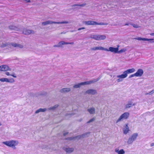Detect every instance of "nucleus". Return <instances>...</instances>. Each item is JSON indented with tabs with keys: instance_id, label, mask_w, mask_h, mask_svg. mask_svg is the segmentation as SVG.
Masks as SVG:
<instances>
[{
	"instance_id": "nucleus-1",
	"label": "nucleus",
	"mask_w": 154,
	"mask_h": 154,
	"mask_svg": "<svg viewBox=\"0 0 154 154\" xmlns=\"http://www.w3.org/2000/svg\"><path fill=\"white\" fill-rule=\"evenodd\" d=\"M135 69L134 68L130 69H127L124 71L123 74L118 75L117 77L118 79L117 80V81L118 82H121L123 80V79L126 78L128 74L131 73L135 72Z\"/></svg>"
},
{
	"instance_id": "nucleus-2",
	"label": "nucleus",
	"mask_w": 154,
	"mask_h": 154,
	"mask_svg": "<svg viewBox=\"0 0 154 154\" xmlns=\"http://www.w3.org/2000/svg\"><path fill=\"white\" fill-rule=\"evenodd\" d=\"M3 143L6 145L10 147H14L18 143L17 141L12 140L3 142Z\"/></svg>"
},
{
	"instance_id": "nucleus-3",
	"label": "nucleus",
	"mask_w": 154,
	"mask_h": 154,
	"mask_svg": "<svg viewBox=\"0 0 154 154\" xmlns=\"http://www.w3.org/2000/svg\"><path fill=\"white\" fill-rule=\"evenodd\" d=\"M106 38V36L105 35H91L90 36V38H93L95 40H104Z\"/></svg>"
},
{
	"instance_id": "nucleus-4",
	"label": "nucleus",
	"mask_w": 154,
	"mask_h": 154,
	"mask_svg": "<svg viewBox=\"0 0 154 154\" xmlns=\"http://www.w3.org/2000/svg\"><path fill=\"white\" fill-rule=\"evenodd\" d=\"M85 25L88 26L90 25H105L107 24H105L104 23H97L96 22L93 21H85Z\"/></svg>"
},
{
	"instance_id": "nucleus-5",
	"label": "nucleus",
	"mask_w": 154,
	"mask_h": 154,
	"mask_svg": "<svg viewBox=\"0 0 154 154\" xmlns=\"http://www.w3.org/2000/svg\"><path fill=\"white\" fill-rule=\"evenodd\" d=\"M129 113L128 112H125L122 114L117 120L116 122H118L122 119H127L129 117Z\"/></svg>"
},
{
	"instance_id": "nucleus-6",
	"label": "nucleus",
	"mask_w": 154,
	"mask_h": 154,
	"mask_svg": "<svg viewBox=\"0 0 154 154\" xmlns=\"http://www.w3.org/2000/svg\"><path fill=\"white\" fill-rule=\"evenodd\" d=\"M138 136V134L137 133L134 134L131 136L130 137L127 141V143L128 144L132 143L133 141L136 139Z\"/></svg>"
},
{
	"instance_id": "nucleus-7",
	"label": "nucleus",
	"mask_w": 154,
	"mask_h": 154,
	"mask_svg": "<svg viewBox=\"0 0 154 154\" xmlns=\"http://www.w3.org/2000/svg\"><path fill=\"white\" fill-rule=\"evenodd\" d=\"M117 46V47L116 48H113L112 47H110L109 48V49L105 48V50H104L107 51H111V52L117 53L118 52V51L119 50V45H118Z\"/></svg>"
},
{
	"instance_id": "nucleus-8",
	"label": "nucleus",
	"mask_w": 154,
	"mask_h": 154,
	"mask_svg": "<svg viewBox=\"0 0 154 154\" xmlns=\"http://www.w3.org/2000/svg\"><path fill=\"white\" fill-rule=\"evenodd\" d=\"M67 23V22H54V21H52L48 20V21H46L45 22H42V24L44 25H48V24H53V23L60 24V23Z\"/></svg>"
},
{
	"instance_id": "nucleus-9",
	"label": "nucleus",
	"mask_w": 154,
	"mask_h": 154,
	"mask_svg": "<svg viewBox=\"0 0 154 154\" xmlns=\"http://www.w3.org/2000/svg\"><path fill=\"white\" fill-rule=\"evenodd\" d=\"M0 70L2 71H6L11 70V69L7 65H2L0 66Z\"/></svg>"
},
{
	"instance_id": "nucleus-10",
	"label": "nucleus",
	"mask_w": 154,
	"mask_h": 154,
	"mask_svg": "<svg viewBox=\"0 0 154 154\" xmlns=\"http://www.w3.org/2000/svg\"><path fill=\"white\" fill-rule=\"evenodd\" d=\"M0 81L2 82H8L12 83L14 82L15 80L13 78H11L8 79L6 78H3L0 79Z\"/></svg>"
},
{
	"instance_id": "nucleus-11",
	"label": "nucleus",
	"mask_w": 154,
	"mask_h": 154,
	"mask_svg": "<svg viewBox=\"0 0 154 154\" xmlns=\"http://www.w3.org/2000/svg\"><path fill=\"white\" fill-rule=\"evenodd\" d=\"M100 79V78H98V79H96L94 80H91V81H89L82 82L81 83V84H82V85H89L92 83L96 82L97 81L99 80Z\"/></svg>"
},
{
	"instance_id": "nucleus-12",
	"label": "nucleus",
	"mask_w": 154,
	"mask_h": 154,
	"mask_svg": "<svg viewBox=\"0 0 154 154\" xmlns=\"http://www.w3.org/2000/svg\"><path fill=\"white\" fill-rule=\"evenodd\" d=\"M143 69H138L137 71L135 73L136 76L140 77L143 75Z\"/></svg>"
},
{
	"instance_id": "nucleus-13",
	"label": "nucleus",
	"mask_w": 154,
	"mask_h": 154,
	"mask_svg": "<svg viewBox=\"0 0 154 154\" xmlns=\"http://www.w3.org/2000/svg\"><path fill=\"white\" fill-rule=\"evenodd\" d=\"M74 44L73 42H65L63 41H61L59 42L58 43V45L60 47H61L62 45H67V44Z\"/></svg>"
},
{
	"instance_id": "nucleus-14",
	"label": "nucleus",
	"mask_w": 154,
	"mask_h": 154,
	"mask_svg": "<svg viewBox=\"0 0 154 154\" xmlns=\"http://www.w3.org/2000/svg\"><path fill=\"white\" fill-rule=\"evenodd\" d=\"M32 30L24 29L23 31V33L25 35H29L32 33Z\"/></svg>"
},
{
	"instance_id": "nucleus-15",
	"label": "nucleus",
	"mask_w": 154,
	"mask_h": 154,
	"mask_svg": "<svg viewBox=\"0 0 154 154\" xmlns=\"http://www.w3.org/2000/svg\"><path fill=\"white\" fill-rule=\"evenodd\" d=\"M85 93H87V94H94L97 93V91L95 90L89 89V90L87 91H86Z\"/></svg>"
},
{
	"instance_id": "nucleus-16",
	"label": "nucleus",
	"mask_w": 154,
	"mask_h": 154,
	"mask_svg": "<svg viewBox=\"0 0 154 154\" xmlns=\"http://www.w3.org/2000/svg\"><path fill=\"white\" fill-rule=\"evenodd\" d=\"M11 45L14 47H18L20 48H22L23 46L20 44H17L16 43H11Z\"/></svg>"
},
{
	"instance_id": "nucleus-17",
	"label": "nucleus",
	"mask_w": 154,
	"mask_h": 154,
	"mask_svg": "<svg viewBox=\"0 0 154 154\" xmlns=\"http://www.w3.org/2000/svg\"><path fill=\"white\" fill-rule=\"evenodd\" d=\"M98 50H105V48L102 47H94L91 48V50L92 51H95Z\"/></svg>"
},
{
	"instance_id": "nucleus-18",
	"label": "nucleus",
	"mask_w": 154,
	"mask_h": 154,
	"mask_svg": "<svg viewBox=\"0 0 154 154\" xmlns=\"http://www.w3.org/2000/svg\"><path fill=\"white\" fill-rule=\"evenodd\" d=\"M63 149L65 150L66 152L68 153H70L72 152L74 150V149L73 148H63Z\"/></svg>"
},
{
	"instance_id": "nucleus-19",
	"label": "nucleus",
	"mask_w": 154,
	"mask_h": 154,
	"mask_svg": "<svg viewBox=\"0 0 154 154\" xmlns=\"http://www.w3.org/2000/svg\"><path fill=\"white\" fill-rule=\"evenodd\" d=\"M135 39H136L138 40H143V41H146L154 40L153 38L148 39V38H142L141 37H138Z\"/></svg>"
},
{
	"instance_id": "nucleus-20",
	"label": "nucleus",
	"mask_w": 154,
	"mask_h": 154,
	"mask_svg": "<svg viewBox=\"0 0 154 154\" xmlns=\"http://www.w3.org/2000/svg\"><path fill=\"white\" fill-rule=\"evenodd\" d=\"M115 152L118 154H124L125 153V151L122 149L119 150V149H115Z\"/></svg>"
},
{
	"instance_id": "nucleus-21",
	"label": "nucleus",
	"mask_w": 154,
	"mask_h": 154,
	"mask_svg": "<svg viewBox=\"0 0 154 154\" xmlns=\"http://www.w3.org/2000/svg\"><path fill=\"white\" fill-rule=\"evenodd\" d=\"M9 28L11 30L18 31L19 29L17 27L14 26H9Z\"/></svg>"
},
{
	"instance_id": "nucleus-22",
	"label": "nucleus",
	"mask_w": 154,
	"mask_h": 154,
	"mask_svg": "<svg viewBox=\"0 0 154 154\" xmlns=\"http://www.w3.org/2000/svg\"><path fill=\"white\" fill-rule=\"evenodd\" d=\"M128 124H126V129L123 131L124 133L125 134H126L129 131V128L128 126Z\"/></svg>"
},
{
	"instance_id": "nucleus-23",
	"label": "nucleus",
	"mask_w": 154,
	"mask_h": 154,
	"mask_svg": "<svg viewBox=\"0 0 154 154\" xmlns=\"http://www.w3.org/2000/svg\"><path fill=\"white\" fill-rule=\"evenodd\" d=\"M88 111L90 114H93L95 113V109L94 108H91L88 109Z\"/></svg>"
},
{
	"instance_id": "nucleus-24",
	"label": "nucleus",
	"mask_w": 154,
	"mask_h": 154,
	"mask_svg": "<svg viewBox=\"0 0 154 154\" xmlns=\"http://www.w3.org/2000/svg\"><path fill=\"white\" fill-rule=\"evenodd\" d=\"M46 110V109L45 108V109H41L40 108L38 110H37L35 112V113H38L39 112H43L45 111Z\"/></svg>"
},
{
	"instance_id": "nucleus-25",
	"label": "nucleus",
	"mask_w": 154,
	"mask_h": 154,
	"mask_svg": "<svg viewBox=\"0 0 154 154\" xmlns=\"http://www.w3.org/2000/svg\"><path fill=\"white\" fill-rule=\"evenodd\" d=\"M70 89L69 88H63L60 90L61 92H67L70 91Z\"/></svg>"
},
{
	"instance_id": "nucleus-26",
	"label": "nucleus",
	"mask_w": 154,
	"mask_h": 154,
	"mask_svg": "<svg viewBox=\"0 0 154 154\" xmlns=\"http://www.w3.org/2000/svg\"><path fill=\"white\" fill-rule=\"evenodd\" d=\"M134 104H132L131 102H129L127 104H126L125 106V108L127 109L131 107L133 105H134Z\"/></svg>"
},
{
	"instance_id": "nucleus-27",
	"label": "nucleus",
	"mask_w": 154,
	"mask_h": 154,
	"mask_svg": "<svg viewBox=\"0 0 154 154\" xmlns=\"http://www.w3.org/2000/svg\"><path fill=\"white\" fill-rule=\"evenodd\" d=\"M5 74L8 76L11 75L14 78L17 77V76L15 75L14 74H10V73L9 72H6L5 73Z\"/></svg>"
},
{
	"instance_id": "nucleus-28",
	"label": "nucleus",
	"mask_w": 154,
	"mask_h": 154,
	"mask_svg": "<svg viewBox=\"0 0 154 154\" xmlns=\"http://www.w3.org/2000/svg\"><path fill=\"white\" fill-rule=\"evenodd\" d=\"M81 85H82V84H81V83H80L78 84H76V85H75L73 86V87H74V88H79L80 87Z\"/></svg>"
},
{
	"instance_id": "nucleus-29",
	"label": "nucleus",
	"mask_w": 154,
	"mask_h": 154,
	"mask_svg": "<svg viewBox=\"0 0 154 154\" xmlns=\"http://www.w3.org/2000/svg\"><path fill=\"white\" fill-rule=\"evenodd\" d=\"M131 25L133 26V27L135 28H137L140 27V26H138L137 24H132Z\"/></svg>"
},
{
	"instance_id": "nucleus-30",
	"label": "nucleus",
	"mask_w": 154,
	"mask_h": 154,
	"mask_svg": "<svg viewBox=\"0 0 154 154\" xmlns=\"http://www.w3.org/2000/svg\"><path fill=\"white\" fill-rule=\"evenodd\" d=\"M126 51V49H125V48L122 49L119 51H118V53H121V52H125V51Z\"/></svg>"
},
{
	"instance_id": "nucleus-31",
	"label": "nucleus",
	"mask_w": 154,
	"mask_h": 154,
	"mask_svg": "<svg viewBox=\"0 0 154 154\" xmlns=\"http://www.w3.org/2000/svg\"><path fill=\"white\" fill-rule=\"evenodd\" d=\"M85 134H83L81 136H78L77 137H73V138H69L68 139H66L67 140V139H69V140H72V139H73V138H76V137H83L84 136H85Z\"/></svg>"
},
{
	"instance_id": "nucleus-32",
	"label": "nucleus",
	"mask_w": 154,
	"mask_h": 154,
	"mask_svg": "<svg viewBox=\"0 0 154 154\" xmlns=\"http://www.w3.org/2000/svg\"><path fill=\"white\" fill-rule=\"evenodd\" d=\"M9 44L8 43L2 44L1 46V48H4L7 46Z\"/></svg>"
},
{
	"instance_id": "nucleus-33",
	"label": "nucleus",
	"mask_w": 154,
	"mask_h": 154,
	"mask_svg": "<svg viewBox=\"0 0 154 154\" xmlns=\"http://www.w3.org/2000/svg\"><path fill=\"white\" fill-rule=\"evenodd\" d=\"M86 5V3H84L83 4H81V5H77V4H75V5H74V6H84L85 5Z\"/></svg>"
},
{
	"instance_id": "nucleus-34",
	"label": "nucleus",
	"mask_w": 154,
	"mask_h": 154,
	"mask_svg": "<svg viewBox=\"0 0 154 154\" xmlns=\"http://www.w3.org/2000/svg\"><path fill=\"white\" fill-rule=\"evenodd\" d=\"M95 119L94 118H93L92 119L90 120L88 122H87V123H89L91 122H92L95 120Z\"/></svg>"
},
{
	"instance_id": "nucleus-35",
	"label": "nucleus",
	"mask_w": 154,
	"mask_h": 154,
	"mask_svg": "<svg viewBox=\"0 0 154 154\" xmlns=\"http://www.w3.org/2000/svg\"><path fill=\"white\" fill-rule=\"evenodd\" d=\"M134 76H136V75H135V73H134V74H132V75H130L129 76V78H131V77H134Z\"/></svg>"
},
{
	"instance_id": "nucleus-36",
	"label": "nucleus",
	"mask_w": 154,
	"mask_h": 154,
	"mask_svg": "<svg viewBox=\"0 0 154 154\" xmlns=\"http://www.w3.org/2000/svg\"><path fill=\"white\" fill-rule=\"evenodd\" d=\"M85 29V28L84 27H82V28H79L78 29V30H79H79H80L82 29Z\"/></svg>"
},
{
	"instance_id": "nucleus-37",
	"label": "nucleus",
	"mask_w": 154,
	"mask_h": 154,
	"mask_svg": "<svg viewBox=\"0 0 154 154\" xmlns=\"http://www.w3.org/2000/svg\"><path fill=\"white\" fill-rule=\"evenodd\" d=\"M54 47H60V46H59V45L58 44V45H54Z\"/></svg>"
},
{
	"instance_id": "nucleus-38",
	"label": "nucleus",
	"mask_w": 154,
	"mask_h": 154,
	"mask_svg": "<svg viewBox=\"0 0 154 154\" xmlns=\"http://www.w3.org/2000/svg\"><path fill=\"white\" fill-rule=\"evenodd\" d=\"M68 132L64 133H63V135L65 136L67 134H68Z\"/></svg>"
},
{
	"instance_id": "nucleus-39",
	"label": "nucleus",
	"mask_w": 154,
	"mask_h": 154,
	"mask_svg": "<svg viewBox=\"0 0 154 154\" xmlns=\"http://www.w3.org/2000/svg\"><path fill=\"white\" fill-rule=\"evenodd\" d=\"M154 146V143H152L151 144V146Z\"/></svg>"
},
{
	"instance_id": "nucleus-40",
	"label": "nucleus",
	"mask_w": 154,
	"mask_h": 154,
	"mask_svg": "<svg viewBox=\"0 0 154 154\" xmlns=\"http://www.w3.org/2000/svg\"><path fill=\"white\" fill-rule=\"evenodd\" d=\"M150 35H154V33H152L150 34Z\"/></svg>"
},
{
	"instance_id": "nucleus-41",
	"label": "nucleus",
	"mask_w": 154,
	"mask_h": 154,
	"mask_svg": "<svg viewBox=\"0 0 154 154\" xmlns=\"http://www.w3.org/2000/svg\"><path fill=\"white\" fill-rule=\"evenodd\" d=\"M55 107H53L54 108H56V107H57L58 106V105H55Z\"/></svg>"
},
{
	"instance_id": "nucleus-42",
	"label": "nucleus",
	"mask_w": 154,
	"mask_h": 154,
	"mask_svg": "<svg viewBox=\"0 0 154 154\" xmlns=\"http://www.w3.org/2000/svg\"><path fill=\"white\" fill-rule=\"evenodd\" d=\"M125 26H128V24L127 23H126L125 24Z\"/></svg>"
},
{
	"instance_id": "nucleus-43",
	"label": "nucleus",
	"mask_w": 154,
	"mask_h": 154,
	"mask_svg": "<svg viewBox=\"0 0 154 154\" xmlns=\"http://www.w3.org/2000/svg\"><path fill=\"white\" fill-rule=\"evenodd\" d=\"M2 125V124L1 123V122H0V126L1 125Z\"/></svg>"
},
{
	"instance_id": "nucleus-44",
	"label": "nucleus",
	"mask_w": 154,
	"mask_h": 154,
	"mask_svg": "<svg viewBox=\"0 0 154 154\" xmlns=\"http://www.w3.org/2000/svg\"><path fill=\"white\" fill-rule=\"evenodd\" d=\"M153 42H154V41Z\"/></svg>"
}]
</instances>
